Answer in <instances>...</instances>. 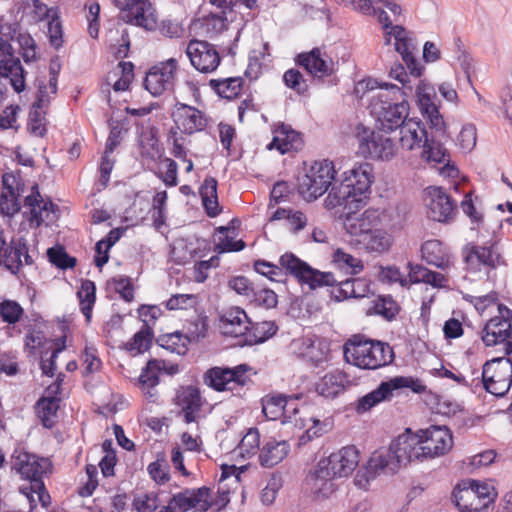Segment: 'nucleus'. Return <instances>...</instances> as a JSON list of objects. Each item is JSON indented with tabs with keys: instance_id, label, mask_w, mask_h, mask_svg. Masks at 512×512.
Listing matches in <instances>:
<instances>
[{
	"instance_id": "1",
	"label": "nucleus",
	"mask_w": 512,
	"mask_h": 512,
	"mask_svg": "<svg viewBox=\"0 0 512 512\" xmlns=\"http://www.w3.org/2000/svg\"><path fill=\"white\" fill-rule=\"evenodd\" d=\"M331 190L325 199V206L333 209L338 206L352 210L368 198L374 181L373 167L367 162L354 165L343 173L341 181L333 180Z\"/></svg>"
},
{
	"instance_id": "2",
	"label": "nucleus",
	"mask_w": 512,
	"mask_h": 512,
	"mask_svg": "<svg viewBox=\"0 0 512 512\" xmlns=\"http://www.w3.org/2000/svg\"><path fill=\"white\" fill-rule=\"evenodd\" d=\"M296 400L283 394L267 395L262 399V412L269 420L281 419L284 424L305 429L302 441L321 436L324 432L322 422L311 414L308 406H298Z\"/></svg>"
},
{
	"instance_id": "3",
	"label": "nucleus",
	"mask_w": 512,
	"mask_h": 512,
	"mask_svg": "<svg viewBox=\"0 0 512 512\" xmlns=\"http://www.w3.org/2000/svg\"><path fill=\"white\" fill-rule=\"evenodd\" d=\"M281 264L300 284H306L312 290L331 286L335 287L333 294L338 301L355 298L354 278L338 280L333 273L314 269L293 253L283 254Z\"/></svg>"
},
{
	"instance_id": "4",
	"label": "nucleus",
	"mask_w": 512,
	"mask_h": 512,
	"mask_svg": "<svg viewBox=\"0 0 512 512\" xmlns=\"http://www.w3.org/2000/svg\"><path fill=\"white\" fill-rule=\"evenodd\" d=\"M359 464V452L355 446H346L321 459L310 475L315 493L328 496L333 491L332 480L350 475Z\"/></svg>"
},
{
	"instance_id": "5",
	"label": "nucleus",
	"mask_w": 512,
	"mask_h": 512,
	"mask_svg": "<svg viewBox=\"0 0 512 512\" xmlns=\"http://www.w3.org/2000/svg\"><path fill=\"white\" fill-rule=\"evenodd\" d=\"M343 354L347 363L367 370L385 367L395 358L393 348L388 343L360 334L353 335L345 342Z\"/></svg>"
},
{
	"instance_id": "6",
	"label": "nucleus",
	"mask_w": 512,
	"mask_h": 512,
	"mask_svg": "<svg viewBox=\"0 0 512 512\" xmlns=\"http://www.w3.org/2000/svg\"><path fill=\"white\" fill-rule=\"evenodd\" d=\"M401 90L398 86L387 84L380 86L377 94L372 96L370 113L376 118L378 128L386 133L400 129L408 120V103L400 101Z\"/></svg>"
},
{
	"instance_id": "7",
	"label": "nucleus",
	"mask_w": 512,
	"mask_h": 512,
	"mask_svg": "<svg viewBox=\"0 0 512 512\" xmlns=\"http://www.w3.org/2000/svg\"><path fill=\"white\" fill-rule=\"evenodd\" d=\"M11 467L22 478L30 481L32 493L37 495L43 506H47L50 503V495L45 488L43 478L52 473L53 464L50 459L38 457L24 450H15L11 459Z\"/></svg>"
},
{
	"instance_id": "8",
	"label": "nucleus",
	"mask_w": 512,
	"mask_h": 512,
	"mask_svg": "<svg viewBox=\"0 0 512 512\" xmlns=\"http://www.w3.org/2000/svg\"><path fill=\"white\" fill-rule=\"evenodd\" d=\"M334 163L328 159L315 161L297 180V191L306 201H313L327 192L335 180Z\"/></svg>"
},
{
	"instance_id": "9",
	"label": "nucleus",
	"mask_w": 512,
	"mask_h": 512,
	"mask_svg": "<svg viewBox=\"0 0 512 512\" xmlns=\"http://www.w3.org/2000/svg\"><path fill=\"white\" fill-rule=\"evenodd\" d=\"M409 388L414 393H423L426 385L412 376H396L387 381H383L373 391L367 393L358 399L356 411L358 413L367 412L377 404L389 401L393 397V392L398 389Z\"/></svg>"
},
{
	"instance_id": "10",
	"label": "nucleus",
	"mask_w": 512,
	"mask_h": 512,
	"mask_svg": "<svg viewBox=\"0 0 512 512\" xmlns=\"http://www.w3.org/2000/svg\"><path fill=\"white\" fill-rule=\"evenodd\" d=\"M0 24L3 28H7L4 33H0V76L9 78L13 89L20 93L25 88V72L20 59L15 55L14 49L7 39L8 35L15 33V27L3 20H0Z\"/></svg>"
},
{
	"instance_id": "11",
	"label": "nucleus",
	"mask_w": 512,
	"mask_h": 512,
	"mask_svg": "<svg viewBox=\"0 0 512 512\" xmlns=\"http://www.w3.org/2000/svg\"><path fill=\"white\" fill-rule=\"evenodd\" d=\"M481 380L484 389L496 396H505L512 385V363L506 357L488 360L482 367Z\"/></svg>"
},
{
	"instance_id": "12",
	"label": "nucleus",
	"mask_w": 512,
	"mask_h": 512,
	"mask_svg": "<svg viewBox=\"0 0 512 512\" xmlns=\"http://www.w3.org/2000/svg\"><path fill=\"white\" fill-rule=\"evenodd\" d=\"M463 258L467 268L479 272L483 268L494 270L505 265L497 241H487L483 245L468 244L463 248Z\"/></svg>"
},
{
	"instance_id": "13",
	"label": "nucleus",
	"mask_w": 512,
	"mask_h": 512,
	"mask_svg": "<svg viewBox=\"0 0 512 512\" xmlns=\"http://www.w3.org/2000/svg\"><path fill=\"white\" fill-rule=\"evenodd\" d=\"M400 469L399 460L396 459L391 446L375 450L365 467L363 473L358 472L355 482L360 488H365L370 480L380 474H395Z\"/></svg>"
},
{
	"instance_id": "14",
	"label": "nucleus",
	"mask_w": 512,
	"mask_h": 512,
	"mask_svg": "<svg viewBox=\"0 0 512 512\" xmlns=\"http://www.w3.org/2000/svg\"><path fill=\"white\" fill-rule=\"evenodd\" d=\"M33 255L29 253L24 237H13L7 243L4 232L0 231V265H4L13 274L18 273L23 265L32 266Z\"/></svg>"
},
{
	"instance_id": "15",
	"label": "nucleus",
	"mask_w": 512,
	"mask_h": 512,
	"mask_svg": "<svg viewBox=\"0 0 512 512\" xmlns=\"http://www.w3.org/2000/svg\"><path fill=\"white\" fill-rule=\"evenodd\" d=\"M249 367L241 364L232 368L212 367L203 374V383L215 391L232 390L235 385L244 386L249 381Z\"/></svg>"
},
{
	"instance_id": "16",
	"label": "nucleus",
	"mask_w": 512,
	"mask_h": 512,
	"mask_svg": "<svg viewBox=\"0 0 512 512\" xmlns=\"http://www.w3.org/2000/svg\"><path fill=\"white\" fill-rule=\"evenodd\" d=\"M419 442L421 454L424 459L435 458L448 453L453 447V436L445 426H431L420 430Z\"/></svg>"
},
{
	"instance_id": "17",
	"label": "nucleus",
	"mask_w": 512,
	"mask_h": 512,
	"mask_svg": "<svg viewBox=\"0 0 512 512\" xmlns=\"http://www.w3.org/2000/svg\"><path fill=\"white\" fill-rule=\"evenodd\" d=\"M386 218L385 210L368 208L362 213L349 210L344 216L343 227L347 234L355 237L357 241L370 231L380 226Z\"/></svg>"
},
{
	"instance_id": "18",
	"label": "nucleus",
	"mask_w": 512,
	"mask_h": 512,
	"mask_svg": "<svg viewBox=\"0 0 512 512\" xmlns=\"http://www.w3.org/2000/svg\"><path fill=\"white\" fill-rule=\"evenodd\" d=\"M191 65L200 73L214 72L221 63V56L215 45L208 41L192 39L186 48Z\"/></svg>"
},
{
	"instance_id": "19",
	"label": "nucleus",
	"mask_w": 512,
	"mask_h": 512,
	"mask_svg": "<svg viewBox=\"0 0 512 512\" xmlns=\"http://www.w3.org/2000/svg\"><path fill=\"white\" fill-rule=\"evenodd\" d=\"M178 69V62L170 58L165 62L153 66L147 73L144 86L153 96H160L165 91L172 90Z\"/></svg>"
},
{
	"instance_id": "20",
	"label": "nucleus",
	"mask_w": 512,
	"mask_h": 512,
	"mask_svg": "<svg viewBox=\"0 0 512 512\" xmlns=\"http://www.w3.org/2000/svg\"><path fill=\"white\" fill-rule=\"evenodd\" d=\"M424 201L427 215L434 221L448 222L456 213V204L442 187L426 188Z\"/></svg>"
},
{
	"instance_id": "21",
	"label": "nucleus",
	"mask_w": 512,
	"mask_h": 512,
	"mask_svg": "<svg viewBox=\"0 0 512 512\" xmlns=\"http://www.w3.org/2000/svg\"><path fill=\"white\" fill-rule=\"evenodd\" d=\"M176 129L186 135L205 130L208 124L206 115L194 106L177 102L172 111Z\"/></svg>"
},
{
	"instance_id": "22",
	"label": "nucleus",
	"mask_w": 512,
	"mask_h": 512,
	"mask_svg": "<svg viewBox=\"0 0 512 512\" xmlns=\"http://www.w3.org/2000/svg\"><path fill=\"white\" fill-rule=\"evenodd\" d=\"M210 488L200 487L195 489H184L174 494L167 502L168 508L176 512H207L209 510L208 498Z\"/></svg>"
},
{
	"instance_id": "23",
	"label": "nucleus",
	"mask_w": 512,
	"mask_h": 512,
	"mask_svg": "<svg viewBox=\"0 0 512 512\" xmlns=\"http://www.w3.org/2000/svg\"><path fill=\"white\" fill-rule=\"evenodd\" d=\"M359 151L365 157L390 160L396 155L397 146L390 137L371 132L366 137H359Z\"/></svg>"
},
{
	"instance_id": "24",
	"label": "nucleus",
	"mask_w": 512,
	"mask_h": 512,
	"mask_svg": "<svg viewBox=\"0 0 512 512\" xmlns=\"http://www.w3.org/2000/svg\"><path fill=\"white\" fill-rule=\"evenodd\" d=\"M388 28H391V31L388 33L389 36L386 37L385 43L389 44L391 41V36H393L395 50L401 55L402 60L409 70V74L415 78L420 77L422 66L415 58L413 53L414 48L406 37L405 29L399 25L392 26V23Z\"/></svg>"
},
{
	"instance_id": "25",
	"label": "nucleus",
	"mask_w": 512,
	"mask_h": 512,
	"mask_svg": "<svg viewBox=\"0 0 512 512\" xmlns=\"http://www.w3.org/2000/svg\"><path fill=\"white\" fill-rule=\"evenodd\" d=\"M24 206L29 209L28 221L30 226L39 227L42 223L51 220L55 205L51 200H44L39 193L38 186L34 185L31 193L25 197Z\"/></svg>"
},
{
	"instance_id": "26",
	"label": "nucleus",
	"mask_w": 512,
	"mask_h": 512,
	"mask_svg": "<svg viewBox=\"0 0 512 512\" xmlns=\"http://www.w3.org/2000/svg\"><path fill=\"white\" fill-rule=\"evenodd\" d=\"M298 65L304 67L314 77L323 78L333 72V61L321 48L315 47L309 52L297 56Z\"/></svg>"
},
{
	"instance_id": "27",
	"label": "nucleus",
	"mask_w": 512,
	"mask_h": 512,
	"mask_svg": "<svg viewBox=\"0 0 512 512\" xmlns=\"http://www.w3.org/2000/svg\"><path fill=\"white\" fill-rule=\"evenodd\" d=\"M421 439L419 435L412 434L410 429H407L405 433L399 435L390 444L395 457L399 460L400 467L407 465L414 459L424 460L423 455L420 453Z\"/></svg>"
},
{
	"instance_id": "28",
	"label": "nucleus",
	"mask_w": 512,
	"mask_h": 512,
	"mask_svg": "<svg viewBox=\"0 0 512 512\" xmlns=\"http://www.w3.org/2000/svg\"><path fill=\"white\" fill-rule=\"evenodd\" d=\"M122 12H125L124 19L127 23L146 30H153L157 25L155 11L149 0H129L128 7H125Z\"/></svg>"
},
{
	"instance_id": "29",
	"label": "nucleus",
	"mask_w": 512,
	"mask_h": 512,
	"mask_svg": "<svg viewBox=\"0 0 512 512\" xmlns=\"http://www.w3.org/2000/svg\"><path fill=\"white\" fill-rule=\"evenodd\" d=\"M354 9L364 15H377L378 21L387 29L391 20L387 13L381 8L386 7L394 16H399L402 12L401 6L395 0H350Z\"/></svg>"
},
{
	"instance_id": "30",
	"label": "nucleus",
	"mask_w": 512,
	"mask_h": 512,
	"mask_svg": "<svg viewBox=\"0 0 512 512\" xmlns=\"http://www.w3.org/2000/svg\"><path fill=\"white\" fill-rule=\"evenodd\" d=\"M251 324L246 312L239 307L226 310L220 317L219 327L226 336H247Z\"/></svg>"
},
{
	"instance_id": "31",
	"label": "nucleus",
	"mask_w": 512,
	"mask_h": 512,
	"mask_svg": "<svg viewBox=\"0 0 512 512\" xmlns=\"http://www.w3.org/2000/svg\"><path fill=\"white\" fill-rule=\"evenodd\" d=\"M399 142L403 149H421L424 141L429 138L424 125L420 120L409 118L399 129Z\"/></svg>"
},
{
	"instance_id": "32",
	"label": "nucleus",
	"mask_w": 512,
	"mask_h": 512,
	"mask_svg": "<svg viewBox=\"0 0 512 512\" xmlns=\"http://www.w3.org/2000/svg\"><path fill=\"white\" fill-rule=\"evenodd\" d=\"M449 157L447 149L434 138H428L427 141H424L421 148V158L429 163H445L442 173L448 177H455L458 170L454 165L449 163Z\"/></svg>"
},
{
	"instance_id": "33",
	"label": "nucleus",
	"mask_w": 512,
	"mask_h": 512,
	"mask_svg": "<svg viewBox=\"0 0 512 512\" xmlns=\"http://www.w3.org/2000/svg\"><path fill=\"white\" fill-rule=\"evenodd\" d=\"M453 501L460 512H489V500L479 498L473 488L457 486L453 491Z\"/></svg>"
},
{
	"instance_id": "34",
	"label": "nucleus",
	"mask_w": 512,
	"mask_h": 512,
	"mask_svg": "<svg viewBox=\"0 0 512 512\" xmlns=\"http://www.w3.org/2000/svg\"><path fill=\"white\" fill-rule=\"evenodd\" d=\"M416 95L418 106L422 114L428 118L432 127L437 130H441L444 125V121L439 113L438 107L433 101L435 96L433 88L418 86Z\"/></svg>"
},
{
	"instance_id": "35",
	"label": "nucleus",
	"mask_w": 512,
	"mask_h": 512,
	"mask_svg": "<svg viewBox=\"0 0 512 512\" xmlns=\"http://www.w3.org/2000/svg\"><path fill=\"white\" fill-rule=\"evenodd\" d=\"M512 334V324L503 317L491 318L483 329L482 340L486 346H495L507 341Z\"/></svg>"
},
{
	"instance_id": "36",
	"label": "nucleus",
	"mask_w": 512,
	"mask_h": 512,
	"mask_svg": "<svg viewBox=\"0 0 512 512\" xmlns=\"http://www.w3.org/2000/svg\"><path fill=\"white\" fill-rule=\"evenodd\" d=\"M61 398L54 394H45L36 402L35 413L37 418L47 429L53 428L58 421V410Z\"/></svg>"
},
{
	"instance_id": "37",
	"label": "nucleus",
	"mask_w": 512,
	"mask_h": 512,
	"mask_svg": "<svg viewBox=\"0 0 512 512\" xmlns=\"http://www.w3.org/2000/svg\"><path fill=\"white\" fill-rule=\"evenodd\" d=\"M178 400L184 421L188 424L195 422L202 406L200 390L194 386L184 387L178 395Z\"/></svg>"
},
{
	"instance_id": "38",
	"label": "nucleus",
	"mask_w": 512,
	"mask_h": 512,
	"mask_svg": "<svg viewBox=\"0 0 512 512\" xmlns=\"http://www.w3.org/2000/svg\"><path fill=\"white\" fill-rule=\"evenodd\" d=\"M274 136L268 149H277L281 154L297 150L301 145L300 134L289 125L281 124L274 130Z\"/></svg>"
},
{
	"instance_id": "39",
	"label": "nucleus",
	"mask_w": 512,
	"mask_h": 512,
	"mask_svg": "<svg viewBox=\"0 0 512 512\" xmlns=\"http://www.w3.org/2000/svg\"><path fill=\"white\" fill-rule=\"evenodd\" d=\"M290 451V444L286 440H267L259 455L260 464L263 467H273L279 464Z\"/></svg>"
},
{
	"instance_id": "40",
	"label": "nucleus",
	"mask_w": 512,
	"mask_h": 512,
	"mask_svg": "<svg viewBox=\"0 0 512 512\" xmlns=\"http://www.w3.org/2000/svg\"><path fill=\"white\" fill-rule=\"evenodd\" d=\"M422 258L430 265L440 269H446L451 265L450 255L442 242L431 239L421 246Z\"/></svg>"
},
{
	"instance_id": "41",
	"label": "nucleus",
	"mask_w": 512,
	"mask_h": 512,
	"mask_svg": "<svg viewBox=\"0 0 512 512\" xmlns=\"http://www.w3.org/2000/svg\"><path fill=\"white\" fill-rule=\"evenodd\" d=\"M346 374L334 371L325 374L316 384V392L325 398H335L345 390Z\"/></svg>"
},
{
	"instance_id": "42",
	"label": "nucleus",
	"mask_w": 512,
	"mask_h": 512,
	"mask_svg": "<svg viewBox=\"0 0 512 512\" xmlns=\"http://www.w3.org/2000/svg\"><path fill=\"white\" fill-rule=\"evenodd\" d=\"M358 242L368 253L382 254L387 252L393 244V236L386 230L376 227Z\"/></svg>"
},
{
	"instance_id": "43",
	"label": "nucleus",
	"mask_w": 512,
	"mask_h": 512,
	"mask_svg": "<svg viewBox=\"0 0 512 512\" xmlns=\"http://www.w3.org/2000/svg\"><path fill=\"white\" fill-rule=\"evenodd\" d=\"M164 369V362L160 360H150L146 366L142 369L139 377V385L143 391H146V395L150 398L156 396L154 388L159 384V375Z\"/></svg>"
},
{
	"instance_id": "44",
	"label": "nucleus",
	"mask_w": 512,
	"mask_h": 512,
	"mask_svg": "<svg viewBox=\"0 0 512 512\" xmlns=\"http://www.w3.org/2000/svg\"><path fill=\"white\" fill-rule=\"evenodd\" d=\"M48 100L46 99V86L40 85L39 86V95L37 102L33 105V110L29 113V122H28V130L31 134L43 137L46 133V127L44 123V116L42 109L45 105V102Z\"/></svg>"
},
{
	"instance_id": "45",
	"label": "nucleus",
	"mask_w": 512,
	"mask_h": 512,
	"mask_svg": "<svg viewBox=\"0 0 512 512\" xmlns=\"http://www.w3.org/2000/svg\"><path fill=\"white\" fill-rule=\"evenodd\" d=\"M199 193L207 215L210 217L217 216L220 213L217 180L214 177H206L200 186Z\"/></svg>"
},
{
	"instance_id": "46",
	"label": "nucleus",
	"mask_w": 512,
	"mask_h": 512,
	"mask_svg": "<svg viewBox=\"0 0 512 512\" xmlns=\"http://www.w3.org/2000/svg\"><path fill=\"white\" fill-rule=\"evenodd\" d=\"M134 65L131 62L121 61L117 67L109 73L108 82L114 80L112 87L114 91H126L134 78Z\"/></svg>"
},
{
	"instance_id": "47",
	"label": "nucleus",
	"mask_w": 512,
	"mask_h": 512,
	"mask_svg": "<svg viewBox=\"0 0 512 512\" xmlns=\"http://www.w3.org/2000/svg\"><path fill=\"white\" fill-rule=\"evenodd\" d=\"M210 87L222 98H236L243 86L242 77H229L223 79H211Z\"/></svg>"
},
{
	"instance_id": "48",
	"label": "nucleus",
	"mask_w": 512,
	"mask_h": 512,
	"mask_svg": "<svg viewBox=\"0 0 512 512\" xmlns=\"http://www.w3.org/2000/svg\"><path fill=\"white\" fill-rule=\"evenodd\" d=\"M10 26L15 27V33L13 35H8L7 39H9V41L18 42L20 49L22 51V57L25 62L28 63L30 61L35 60L36 43L34 39L31 37L29 33L22 31L18 23H10Z\"/></svg>"
},
{
	"instance_id": "49",
	"label": "nucleus",
	"mask_w": 512,
	"mask_h": 512,
	"mask_svg": "<svg viewBox=\"0 0 512 512\" xmlns=\"http://www.w3.org/2000/svg\"><path fill=\"white\" fill-rule=\"evenodd\" d=\"M38 12L43 14L46 18L51 19L48 23V35L50 43L53 47L59 48L62 45V25L57 17V12L53 8H48L46 5H35Z\"/></svg>"
},
{
	"instance_id": "50",
	"label": "nucleus",
	"mask_w": 512,
	"mask_h": 512,
	"mask_svg": "<svg viewBox=\"0 0 512 512\" xmlns=\"http://www.w3.org/2000/svg\"><path fill=\"white\" fill-rule=\"evenodd\" d=\"M77 296L80 302V309L86 318L87 322H90L92 317V309L96 300V286L91 280H84L81 284Z\"/></svg>"
},
{
	"instance_id": "51",
	"label": "nucleus",
	"mask_w": 512,
	"mask_h": 512,
	"mask_svg": "<svg viewBox=\"0 0 512 512\" xmlns=\"http://www.w3.org/2000/svg\"><path fill=\"white\" fill-rule=\"evenodd\" d=\"M278 327L273 321H261L249 325L246 341L261 343L272 337Z\"/></svg>"
},
{
	"instance_id": "52",
	"label": "nucleus",
	"mask_w": 512,
	"mask_h": 512,
	"mask_svg": "<svg viewBox=\"0 0 512 512\" xmlns=\"http://www.w3.org/2000/svg\"><path fill=\"white\" fill-rule=\"evenodd\" d=\"M333 262L341 269H350V273L353 275L359 274L364 269L361 259L346 253L341 248L334 251Z\"/></svg>"
},
{
	"instance_id": "53",
	"label": "nucleus",
	"mask_w": 512,
	"mask_h": 512,
	"mask_svg": "<svg viewBox=\"0 0 512 512\" xmlns=\"http://www.w3.org/2000/svg\"><path fill=\"white\" fill-rule=\"evenodd\" d=\"M23 315L24 309L17 301L5 299L0 302V317L3 322L14 325L22 319Z\"/></svg>"
},
{
	"instance_id": "54",
	"label": "nucleus",
	"mask_w": 512,
	"mask_h": 512,
	"mask_svg": "<svg viewBox=\"0 0 512 512\" xmlns=\"http://www.w3.org/2000/svg\"><path fill=\"white\" fill-rule=\"evenodd\" d=\"M153 332L150 326H143L126 344L127 350L142 353L148 350L152 344Z\"/></svg>"
},
{
	"instance_id": "55",
	"label": "nucleus",
	"mask_w": 512,
	"mask_h": 512,
	"mask_svg": "<svg viewBox=\"0 0 512 512\" xmlns=\"http://www.w3.org/2000/svg\"><path fill=\"white\" fill-rule=\"evenodd\" d=\"M260 434L257 428H250L247 433L242 437L238 450L242 457H251L259 450Z\"/></svg>"
},
{
	"instance_id": "56",
	"label": "nucleus",
	"mask_w": 512,
	"mask_h": 512,
	"mask_svg": "<svg viewBox=\"0 0 512 512\" xmlns=\"http://www.w3.org/2000/svg\"><path fill=\"white\" fill-rule=\"evenodd\" d=\"M371 310L386 320H392L398 314L399 306L391 296H381L374 301Z\"/></svg>"
},
{
	"instance_id": "57",
	"label": "nucleus",
	"mask_w": 512,
	"mask_h": 512,
	"mask_svg": "<svg viewBox=\"0 0 512 512\" xmlns=\"http://www.w3.org/2000/svg\"><path fill=\"white\" fill-rule=\"evenodd\" d=\"M47 256L53 265L62 270L73 268L76 265V258L69 256L62 246L49 248Z\"/></svg>"
},
{
	"instance_id": "58",
	"label": "nucleus",
	"mask_w": 512,
	"mask_h": 512,
	"mask_svg": "<svg viewBox=\"0 0 512 512\" xmlns=\"http://www.w3.org/2000/svg\"><path fill=\"white\" fill-rule=\"evenodd\" d=\"M303 345L306 346L305 351L302 352L303 356L315 365H319L326 359L327 347L320 341L307 338L303 340Z\"/></svg>"
},
{
	"instance_id": "59",
	"label": "nucleus",
	"mask_w": 512,
	"mask_h": 512,
	"mask_svg": "<svg viewBox=\"0 0 512 512\" xmlns=\"http://www.w3.org/2000/svg\"><path fill=\"white\" fill-rule=\"evenodd\" d=\"M283 81L287 87L300 95H304L308 91L306 80L297 69L287 70L283 75Z\"/></svg>"
},
{
	"instance_id": "60",
	"label": "nucleus",
	"mask_w": 512,
	"mask_h": 512,
	"mask_svg": "<svg viewBox=\"0 0 512 512\" xmlns=\"http://www.w3.org/2000/svg\"><path fill=\"white\" fill-rule=\"evenodd\" d=\"M279 263H281V259L279 260ZM254 269L257 273L266 276L272 281H280L278 278L283 276L282 269H285L286 272L289 273V271L280 264V267L272 264L270 262H267L265 260H257L254 263Z\"/></svg>"
},
{
	"instance_id": "61",
	"label": "nucleus",
	"mask_w": 512,
	"mask_h": 512,
	"mask_svg": "<svg viewBox=\"0 0 512 512\" xmlns=\"http://www.w3.org/2000/svg\"><path fill=\"white\" fill-rule=\"evenodd\" d=\"M19 194L6 193L4 191L0 194V213L4 216L12 217L21 209L18 200Z\"/></svg>"
},
{
	"instance_id": "62",
	"label": "nucleus",
	"mask_w": 512,
	"mask_h": 512,
	"mask_svg": "<svg viewBox=\"0 0 512 512\" xmlns=\"http://www.w3.org/2000/svg\"><path fill=\"white\" fill-rule=\"evenodd\" d=\"M457 140L461 149L471 151L476 145V127L473 124L464 125L457 137Z\"/></svg>"
},
{
	"instance_id": "63",
	"label": "nucleus",
	"mask_w": 512,
	"mask_h": 512,
	"mask_svg": "<svg viewBox=\"0 0 512 512\" xmlns=\"http://www.w3.org/2000/svg\"><path fill=\"white\" fill-rule=\"evenodd\" d=\"M148 473L158 484H165L169 481V467L164 460H156L148 465Z\"/></svg>"
},
{
	"instance_id": "64",
	"label": "nucleus",
	"mask_w": 512,
	"mask_h": 512,
	"mask_svg": "<svg viewBox=\"0 0 512 512\" xmlns=\"http://www.w3.org/2000/svg\"><path fill=\"white\" fill-rule=\"evenodd\" d=\"M158 505L159 499L155 493L139 495L133 501V506L138 512H154Z\"/></svg>"
}]
</instances>
